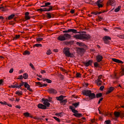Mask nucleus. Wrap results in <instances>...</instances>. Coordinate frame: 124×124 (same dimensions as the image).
<instances>
[{"label":"nucleus","instance_id":"nucleus-1","mask_svg":"<svg viewBox=\"0 0 124 124\" xmlns=\"http://www.w3.org/2000/svg\"><path fill=\"white\" fill-rule=\"evenodd\" d=\"M73 37L74 38H76V39L82 40L83 39H90L91 36L87 34H79L74 35Z\"/></svg>","mask_w":124,"mask_h":124},{"label":"nucleus","instance_id":"nucleus-2","mask_svg":"<svg viewBox=\"0 0 124 124\" xmlns=\"http://www.w3.org/2000/svg\"><path fill=\"white\" fill-rule=\"evenodd\" d=\"M82 93L84 94V95L89 96V98L91 99H93V98H95V94L92 93L91 90H84L82 91Z\"/></svg>","mask_w":124,"mask_h":124},{"label":"nucleus","instance_id":"nucleus-3","mask_svg":"<svg viewBox=\"0 0 124 124\" xmlns=\"http://www.w3.org/2000/svg\"><path fill=\"white\" fill-rule=\"evenodd\" d=\"M77 45L80 46V47H83L78 48V52L81 53H85V49H87V48H88V46L82 42H77Z\"/></svg>","mask_w":124,"mask_h":124},{"label":"nucleus","instance_id":"nucleus-4","mask_svg":"<svg viewBox=\"0 0 124 124\" xmlns=\"http://www.w3.org/2000/svg\"><path fill=\"white\" fill-rule=\"evenodd\" d=\"M69 109H70L72 112L74 113L73 115L75 116V117H77V118H81V117H83V114L82 113H79V111L75 109V108L73 106H70Z\"/></svg>","mask_w":124,"mask_h":124},{"label":"nucleus","instance_id":"nucleus-5","mask_svg":"<svg viewBox=\"0 0 124 124\" xmlns=\"http://www.w3.org/2000/svg\"><path fill=\"white\" fill-rule=\"evenodd\" d=\"M63 53L67 57H70V58H73L74 57V55L69 51V48L65 47L63 49Z\"/></svg>","mask_w":124,"mask_h":124},{"label":"nucleus","instance_id":"nucleus-6","mask_svg":"<svg viewBox=\"0 0 124 124\" xmlns=\"http://www.w3.org/2000/svg\"><path fill=\"white\" fill-rule=\"evenodd\" d=\"M42 101L43 102V104L44 105H46V106H47V107H50L49 102H50V103H52V97H48V99H42Z\"/></svg>","mask_w":124,"mask_h":124},{"label":"nucleus","instance_id":"nucleus-7","mask_svg":"<svg viewBox=\"0 0 124 124\" xmlns=\"http://www.w3.org/2000/svg\"><path fill=\"white\" fill-rule=\"evenodd\" d=\"M40 11L41 12H43V11H45L46 12H49V11H52L53 10V7L52 6H50L49 8H44L43 9L41 8L39 9Z\"/></svg>","mask_w":124,"mask_h":124},{"label":"nucleus","instance_id":"nucleus-8","mask_svg":"<svg viewBox=\"0 0 124 124\" xmlns=\"http://www.w3.org/2000/svg\"><path fill=\"white\" fill-rule=\"evenodd\" d=\"M63 32L64 33H67L68 32H72L73 33H79L80 32H78L77 31V30H75V29H68L67 31H63Z\"/></svg>","mask_w":124,"mask_h":124},{"label":"nucleus","instance_id":"nucleus-9","mask_svg":"<svg viewBox=\"0 0 124 124\" xmlns=\"http://www.w3.org/2000/svg\"><path fill=\"white\" fill-rule=\"evenodd\" d=\"M23 86H24L25 88L27 89L28 91H30V92H32V89H31V86L29 85L28 83L24 82Z\"/></svg>","mask_w":124,"mask_h":124},{"label":"nucleus","instance_id":"nucleus-10","mask_svg":"<svg viewBox=\"0 0 124 124\" xmlns=\"http://www.w3.org/2000/svg\"><path fill=\"white\" fill-rule=\"evenodd\" d=\"M94 4L97 5L99 8H100V7H103V5H102V0H98Z\"/></svg>","mask_w":124,"mask_h":124},{"label":"nucleus","instance_id":"nucleus-11","mask_svg":"<svg viewBox=\"0 0 124 124\" xmlns=\"http://www.w3.org/2000/svg\"><path fill=\"white\" fill-rule=\"evenodd\" d=\"M47 92H48L49 93H52L53 94H55L57 93V90L50 88L47 90Z\"/></svg>","mask_w":124,"mask_h":124},{"label":"nucleus","instance_id":"nucleus-12","mask_svg":"<svg viewBox=\"0 0 124 124\" xmlns=\"http://www.w3.org/2000/svg\"><path fill=\"white\" fill-rule=\"evenodd\" d=\"M47 106L45 105H43L42 104H39L38 105V108H39V109H47Z\"/></svg>","mask_w":124,"mask_h":124},{"label":"nucleus","instance_id":"nucleus-13","mask_svg":"<svg viewBox=\"0 0 124 124\" xmlns=\"http://www.w3.org/2000/svg\"><path fill=\"white\" fill-rule=\"evenodd\" d=\"M92 63H93V60H89V61H88L87 62H83L84 65L86 67H88V66L91 65Z\"/></svg>","mask_w":124,"mask_h":124},{"label":"nucleus","instance_id":"nucleus-14","mask_svg":"<svg viewBox=\"0 0 124 124\" xmlns=\"http://www.w3.org/2000/svg\"><path fill=\"white\" fill-rule=\"evenodd\" d=\"M114 115L115 116L116 118H119L120 116H122L123 117H124V114L122 112L115 111L114 112Z\"/></svg>","mask_w":124,"mask_h":124},{"label":"nucleus","instance_id":"nucleus-15","mask_svg":"<svg viewBox=\"0 0 124 124\" xmlns=\"http://www.w3.org/2000/svg\"><path fill=\"white\" fill-rule=\"evenodd\" d=\"M96 59L98 62H100L102 61L103 57L100 55H98L96 56Z\"/></svg>","mask_w":124,"mask_h":124},{"label":"nucleus","instance_id":"nucleus-16","mask_svg":"<svg viewBox=\"0 0 124 124\" xmlns=\"http://www.w3.org/2000/svg\"><path fill=\"white\" fill-rule=\"evenodd\" d=\"M49 6H51V3L49 2H45V5L41 6V7H46V8H49Z\"/></svg>","mask_w":124,"mask_h":124},{"label":"nucleus","instance_id":"nucleus-17","mask_svg":"<svg viewBox=\"0 0 124 124\" xmlns=\"http://www.w3.org/2000/svg\"><path fill=\"white\" fill-rule=\"evenodd\" d=\"M58 40L60 41H65L66 40V38L64 37V35H60L58 38Z\"/></svg>","mask_w":124,"mask_h":124},{"label":"nucleus","instance_id":"nucleus-18","mask_svg":"<svg viewBox=\"0 0 124 124\" xmlns=\"http://www.w3.org/2000/svg\"><path fill=\"white\" fill-rule=\"evenodd\" d=\"M108 3H109V4H110V5H111V6H115V5H116L115 4V0H109L108 1Z\"/></svg>","mask_w":124,"mask_h":124},{"label":"nucleus","instance_id":"nucleus-19","mask_svg":"<svg viewBox=\"0 0 124 124\" xmlns=\"http://www.w3.org/2000/svg\"><path fill=\"white\" fill-rule=\"evenodd\" d=\"M95 82L97 84L98 87H100V86H101L102 84V81L101 80H99V79L95 80Z\"/></svg>","mask_w":124,"mask_h":124},{"label":"nucleus","instance_id":"nucleus-20","mask_svg":"<svg viewBox=\"0 0 124 124\" xmlns=\"http://www.w3.org/2000/svg\"><path fill=\"white\" fill-rule=\"evenodd\" d=\"M115 90V88L113 87H110L108 90L107 91V94H108L109 93H112V92H113V90Z\"/></svg>","mask_w":124,"mask_h":124},{"label":"nucleus","instance_id":"nucleus-21","mask_svg":"<svg viewBox=\"0 0 124 124\" xmlns=\"http://www.w3.org/2000/svg\"><path fill=\"white\" fill-rule=\"evenodd\" d=\"M43 82H46V83H48V84H51V83H52V80L48 78H43Z\"/></svg>","mask_w":124,"mask_h":124},{"label":"nucleus","instance_id":"nucleus-22","mask_svg":"<svg viewBox=\"0 0 124 124\" xmlns=\"http://www.w3.org/2000/svg\"><path fill=\"white\" fill-rule=\"evenodd\" d=\"M64 37L66 38V39H69V38L71 37V36L70 35V34L68 33H64Z\"/></svg>","mask_w":124,"mask_h":124},{"label":"nucleus","instance_id":"nucleus-23","mask_svg":"<svg viewBox=\"0 0 124 124\" xmlns=\"http://www.w3.org/2000/svg\"><path fill=\"white\" fill-rule=\"evenodd\" d=\"M46 17L47 18H48L49 19H51L53 16H54L53 15H51V13H46Z\"/></svg>","mask_w":124,"mask_h":124},{"label":"nucleus","instance_id":"nucleus-24","mask_svg":"<svg viewBox=\"0 0 124 124\" xmlns=\"http://www.w3.org/2000/svg\"><path fill=\"white\" fill-rule=\"evenodd\" d=\"M15 16V15H11L9 16L8 18L6 17V20H12V19H13L14 18V16Z\"/></svg>","mask_w":124,"mask_h":124},{"label":"nucleus","instance_id":"nucleus-25","mask_svg":"<svg viewBox=\"0 0 124 124\" xmlns=\"http://www.w3.org/2000/svg\"><path fill=\"white\" fill-rule=\"evenodd\" d=\"M121 8H122V6H119L117 8H116L115 9L114 12H116V13L119 12V11H120V10H121Z\"/></svg>","mask_w":124,"mask_h":124},{"label":"nucleus","instance_id":"nucleus-26","mask_svg":"<svg viewBox=\"0 0 124 124\" xmlns=\"http://www.w3.org/2000/svg\"><path fill=\"white\" fill-rule=\"evenodd\" d=\"M103 40H111V37H110L109 36H105L103 38Z\"/></svg>","mask_w":124,"mask_h":124},{"label":"nucleus","instance_id":"nucleus-27","mask_svg":"<svg viewBox=\"0 0 124 124\" xmlns=\"http://www.w3.org/2000/svg\"><path fill=\"white\" fill-rule=\"evenodd\" d=\"M33 48L35 47H42V45L41 44H36L33 45Z\"/></svg>","mask_w":124,"mask_h":124},{"label":"nucleus","instance_id":"nucleus-28","mask_svg":"<svg viewBox=\"0 0 124 124\" xmlns=\"http://www.w3.org/2000/svg\"><path fill=\"white\" fill-rule=\"evenodd\" d=\"M10 88H16V89H18V83H16L15 85H11L10 86Z\"/></svg>","mask_w":124,"mask_h":124},{"label":"nucleus","instance_id":"nucleus-29","mask_svg":"<svg viewBox=\"0 0 124 124\" xmlns=\"http://www.w3.org/2000/svg\"><path fill=\"white\" fill-rule=\"evenodd\" d=\"M72 105H73V106H74L75 109V108H77V107H78V106H79V102L76 103H73Z\"/></svg>","mask_w":124,"mask_h":124},{"label":"nucleus","instance_id":"nucleus-30","mask_svg":"<svg viewBox=\"0 0 124 124\" xmlns=\"http://www.w3.org/2000/svg\"><path fill=\"white\" fill-rule=\"evenodd\" d=\"M23 86H24V81H21V83H20L19 85L17 84V88L18 89H20Z\"/></svg>","mask_w":124,"mask_h":124},{"label":"nucleus","instance_id":"nucleus-31","mask_svg":"<svg viewBox=\"0 0 124 124\" xmlns=\"http://www.w3.org/2000/svg\"><path fill=\"white\" fill-rule=\"evenodd\" d=\"M16 93L18 95H22V94H23V92H22V91H18L16 92Z\"/></svg>","mask_w":124,"mask_h":124},{"label":"nucleus","instance_id":"nucleus-32","mask_svg":"<svg viewBox=\"0 0 124 124\" xmlns=\"http://www.w3.org/2000/svg\"><path fill=\"white\" fill-rule=\"evenodd\" d=\"M23 78L25 79H26L27 78H29V75H28L27 73H24L23 74Z\"/></svg>","mask_w":124,"mask_h":124},{"label":"nucleus","instance_id":"nucleus-33","mask_svg":"<svg viewBox=\"0 0 124 124\" xmlns=\"http://www.w3.org/2000/svg\"><path fill=\"white\" fill-rule=\"evenodd\" d=\"M36 41H37L38 43H39V41H42V40H43V38H36Z\"/></svg>","mask_w":124,"mask_h":124},{"label":"nucleus","instance_id":"nucleus-34","mask_svg":"<svg viewBox=\"0 0 124 124\" xmlns=\"http://www.w3.org/2000/svg\"><path fill=\"white\" fill-rule=\"evenodd\" d=\"M94 67L97 68V67H100V66H99V64H98V63L97 62H95L94 63Z\"/></svg>","mask_w":124,"mask_h":124},{"label":"nucleus","instance_id":"nucleus-35","mask_svg":"<svg viewBox=\"0 0 124 124\" xmlns=\"http://www.w3.org/2000/svg\"><path fill=\"white\" fill-rule=\"evenodd\" d=\"M30 54H31V52L28 50H25L23 53V55H30Z\"/></svg>","mask_w":124,"mask_h":124},{"label":"nucleus","instance_id":"nucleus-36","mask_svg":"<svg viewBox=\"0 0 124 124\" xmlns=\"http://www.w3.org/2000/svg\"><path fill=\"white\" fill-rule=\"evenodd\" d=\"M96 96L97 98H98L99 97H101L102 96V93H97L96 95Z\"/></svg>","mask_w":124,"mask_h":124},{"label":"nucleus","instance_id":"nucleus-37","mask_svg":"<svg viewBox=\"0 0 124 124\" xmlns=\"http://www.w3.org/2000/svg\"><path fill=\"white\" fill-rule=\"evenodd\" d=\"M56 116H58V117H60L61 118H62V112L56 113Z\"/></svg>","mask_w":124,"mask_h":124},{"label":"nucleus","instance_id":"nucleus-38","mask_svg":"<svg viewBox=\"0 0 124 124\" xmlns=\"http://www.w3.org/2000/svg\"><path fill=\"white\" fill-rule=\"evenodd\" d=\"M66 102H67V100H66V99L62 100L61 101V103H62V104H65Z\"/></svg>","mask_w":124,"mask_h":124},{"label":"nucleus","instance_id":"nucleus-39","mask_svg":"<svg viewBox=\"0 0 124 124\" xmlns=\"http://www.w3.org/2000/svg\"><path fill=\"white\" fill-rule=\"evenodd\" d=\"M25 117H30V113L29 112H25L23 114Z\"/></svg>","mask_w":124,"mask_h":124},{"label":"nucleus","instance_id":"nucleus-40","mask_svg":"<svg viewBox=\"0 0 124 124\" xmlns=\"http://www.w3.org/2000/svg\"><path fill=\"white\" fill-rule=\"evenodd\" d=\"M76 75H77V78H81V75L79 73H77Z\"/></svg>","mask_w":124,"mask_h":124},{"label":"nucleus","instance_id":"nucleus-41","mask_svg":"<svg viewBox=\"0 0 124 124\" xmlns=\"http://www.w3.org/2000/svg\"><path fill=\"white\" fill-rule=\"evenodd\" d=\"M51 54H52V51H51L50 50H48L46 51V54H47L48 55H51Z\"/></svg>","mask_w":124,"mask_h":124},{"label":"nucleus","instance_id":"nucleus-42","mask_svg":"<svg viewBox=\"0 0 124 124\" xmlns=\"http://www.w3.org/2000/svg\"><path fill=\"white\" fill-rule=\"evenodd\" d=\"M53 119H54V120H56V121H57V122H59L60 123V122H61V121L60 120V119L58 118L57 117H53Z\"/></svg>","mask_w":124,"mask_h":124},{"label":"nucleus","instance_id":"nucleus-43","mask_svg":"<svg viewBox=\"0 0 124 124\" xmlns=\"http://www.w3.org/2000/svg\"><path fill=\"white\" fill-rule=\"evenodd\" d=\"M112 61L113 62H119V60H118V59H114V58H113V59H112Z\"/></svg>","mask_w":124,"mask_h":124},{"label":"nucleus","instance_id":"nucleus-44","mask_svg":"<svg viewBox=\"0 0 124 124\" xmlns=\"http://www.w3.org/2000/svg\"><path fill=\"white\" fill-rule=\"evenodd\" d=\"M23 78H24L23 76L22 75H21L18 77V78L17 79L19 80H22V79Z\"/></svg>","mask_w":124,"mask_h":124},{"label":"nucleus","instance_id":"nucleus-45","mask_svg":"<svg viewBox=\"0 0 124 124\" xmlns=\"http://www.w3.org/2000/svg\"><path fill=\"white\" fill-rule=\"evenodd\" d=\"M0 103L3 105H7V103L6 102H0Z\"/></svg>","mask_w":124,"mask_h":124},{"label":"nucleus","instance_id":"nucleus-46","mask_svg":"<svg viewBox=\"0 0 124 124\" xmlns=\"http://www.w3.org/2000/svg\"><path fill=\"white\" fill-rule=\"evenodd\" d=\"M118 37H119V38H124V35H118Z\"/></svg>","mask_w":124,"mask_h":124},{"label":"nucleus","instance_id":"nucleus-47","mask_svg":"<svg viewBox=\"0 0 124 124\" xmlns=\"http://www.w3.org/2000/svg\"><path fill=\"white\" fill-rule=\"evenodd\" d=\"M36 84L40 86V87H42V86H43L42 84H41V82H36Z\"/></svg>","mask_w":124,"mask_h":124},{"label":"nucleus","instance_id":"nucleus-48","mask_svg":"<svg viewBox=\"0 0 124 124\" xmlns=\"http://www.w3.org/2000/svg\"><path fill=\"white\" fill-rule=\"evenodd\" d=\"M62 95H61L59 97H56L57 100H58L59 101H61V99H60V97H62Z\"/></svg>","mask_w":124,"mask_h":124},{"label":"nucleus","instance_id":"nucleus-49","mask_svg":"<svg viewBox=\"0 0 124 124\" xmlns=\"http://www.w3.org/2000/svg\"><path fill=\"white\" fill-rule=\"evenodd\" d=\"M106 124H110V123H111V121L110 120H107L105 121Z\"/></svg>","mask_w":124,"mask_h":124},{"label":"nucleus","instance_id":"nucleus-50","mask_svg":"<svg viewBox=\"0 0 124 124\" xmlns=\"http://www.w3.org/2000/svg\"><path fill=\"white\" fill-rule=\"evenodd\" d=\"M30 65L32 69H34V67L33 66V64H32V63H30Z\"/></svg>","mask_w":124,"mask_h":124},{"label":"nucleus","instance_id":"nucleus-51","mask_svg":"<svg viewBox=\"0 0 124 124\" xmlns=\"http://www.w3.org/2000/svg\"><path fill=\"white\" fill-rule=\"evenodd\" d=\"M25 19H26V20H30V19H31V17L29 16H25Z\"/></svg>","mask_w":124,"mask_h":124},{"label":"nucleus","instance_id":"nucleus-52","mask_svg":"<svg viewBox=\"0 0 124 124\" xmlns=\"http://www.w3.org/2000/svg\"><path fill=\"white\" fill-rule=\"evenodd\" d=\"M13 71H14V69L11 68L9 71V73H13Z\"/></svg>","mask_w":124,"mask_h":124},{"label":"nucleus","instance_id":"nucleus-53","mask_svg":"<svg viewBox=\"0 0 124 124\" xmlns=\"http://www.w3.org/2000/svg\"><path fill=\"white\" fill-rule=\"evenodd\" d=\"M104 41L105 44H108L109 43V41L108 40H104Z\"/></svg>","mask_w":124,"mask_h":124},{"label":"nucleus","instance_id":"nucleus-54","mask_svg":"<svg viewBox=\"0 0 124 124\" xmlns=\"http://www.w3.org/2000/svg\"><path fill=\"white\" fill-rule=\"evenodd\" d=\"M103 100V98H101L99 99V101L98 102V104H100V102L102 101V100Z\"/></svg>","mask_w":124,"mask_h":124},{"label":"nucleus","instance_id":"nucleus-55","mask_svg":"<svg viewBox=\"0 0 124 124\" xmlns=\"http://www.w3.org/2000/svg\"><path fill=\"white\" fill-rule=\"evenodd\" d=\"M103 89H104V86H102L100 87V91H103Z\"/></svg>","mask_w":124,"mask_h":124},{"label":"nucleus","instance_id":"nucleus-56","mask_svg":"<svg viewBox=\"0 0 124 124\" xmlns=\"http://www.w3.org/2000/svg\"><path fill=\"white\" fill-rule=\"evenodd\" d=\"M60 78L62 79V80H63V79H64V77L62 75H60Z\"/></svg>","mask_w":124,"mask_h":124},{"label":"nucleus","instance_id":"nucleus-57","mask_svg":"<svg viewBox=\"0 0 124 124\" xmlns=\"http://www.w3.org/2000/svg\"><path fill=\"white\" fill-rule=\"evenodd\" d=\"M118 62V63H121V64L124 63V62H123V61H120L119 60H118V62Z\"/></svg>","mask_w":124,"mask_h":124},{"label":"nucleus","instance_id":"nucleus-58","mask_svg":"<svg viewBox=\"0 0 124 124\" xmlns=\"http://www.w3.org/2000/svg\"><path fill=\"white\" fill-rule=\"evenodd\" d=\"M102 77V75L99 76L97 80H98V79L100 80V79H101Z\"/></svg>","mask_w":124,"mask_h":124},{"label":"nucleus","instance_id":"nucleus-59","mask_svg":"<svg viewBox=\"0 0 124 124\" xmlns=\"http://www.w3.org/2000/svg\"><path fill=\"white\" fill-rule=\"evenodd\" d=\"M98 19H99V21H102V20H103V18L100 17V16H98Z\"/></svg>","mask_w":124,"mask_h":124},{"label":"nucleus","instance_id":"nucleus-60","mask_svg":"<svg viewBox=\"0 0 124 124\" xmlns=\"http://www.w3.org/2000/svg\"><path fill=\"white\" fill-rule=\"evenodd\" d=\"M0 9H2V11H4L5 10V8H4V7H0Z\"/></svg>","mask_w":124,"mask_h":124},{"label":"nucleus","instance_id":"nucleus-61","mask_svg":"<svg viewBox=\"0 0 124 124\" xmlns=\"http://www.w3.org/2000/svg\"><path fill=\"white\" fill-rule=\"evenodd\" d=\"M29 15H30V13L27 12L25 13V16H29Z\"/></svg>","mask_w":124,"mask_h":124},{"label":"nucleus","instance_id":"nucleus-62","mask_svg":"<svg viewBox=\"0 0 124 124\" xmlns=\"http://www.w3.org/2000/svg\"><path fill=\"white\" fill-rule=\"evenodd\" d=\"M59 99H61V101H62V100H63V96L62 95V97L59 98Z\"/></svg>","mask_w":124,"mask_h":124},{"label":"nucleus","instance_id":"nucleus-63","mask_svg":"<svg viewBox=\"0 0 124 124\" xmlns=\"http://www.w3.org/2000/svg\"><path fill=\"white\" fill-rule=\"evenodd\" d=\"M2 83H3V80L0 79V85H1V84H2Z\"/></svg>","mask_w":124,"mask_h":124},{"label":"nucleus","instance_id":"nucleus-64","mask_svg":"<svg viewBox=\"0 0 124 124\" xmlns=\"http://www.w3.org/2000/svg\"><path fill=\"white\" fill-rule=\"evenodd\" d=\"M42 87H47V84H42Z\"/></svg>","mask_w":124,"mask_h":124}]
</instances>
